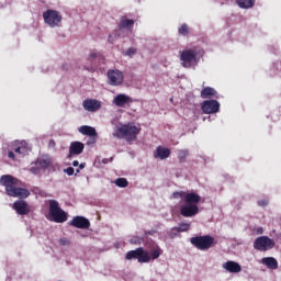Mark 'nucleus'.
I'll use <instances>...</instances> for the list:
<instances>
[{"label":"nucleus","mask_w":281,"mask_h":281,"mask_svg":"<svg viewBox=\"0 0 281 281\" xmlns=\"http://www.w3.org/2000/svg\"><path fill=\"white\" fill-rule=\"evenodd\" d=\"M49 144H52L53 146L56 145V143L53 139L49 142Z\"/></svg>","instance_id":"79ce46f5"},{"label":"nucleus","mask_w":281,"mask_h":281,"mask_svg":"<svg viewBox=\"0 0 281 281\" xmlns=\"http://www.w3.org/2000/svg\"><path fill=\"white\" fill-rule=\"evenodd\" d=\"M258 205L259 207H267L269 205V200H259Z\"/></svg>","instance_id":"c9c22d12"},{"label":"nucleus","mask_w":281,"mask_h":281,"mask_svg":"<svg viewBox=\"0 0 281 281\" xmlns=\"http://www.w3.org/2000/svg\"><path fill=\"white\" fill-rule=\"evenodd\" d=\"M78 131L81 133V135H87L88 137H98V132L95 128L89 125L80 126Z\"/></svg>","instance_id":"aec40b11"},{"label":"nucleus","mask_w":281,"mask_h":281,"mask_svg":"<svg viewBox=\"0 0 281 281\" xmlns=\"http://www.w3.org/2000/svg\"><path fill=\"white\" fill-rule=\"evenodd\" d=\"M222 267L228 271V273H240V271H243V267L236 261H226Z\"/></svg>","instance_id":"a211bd4d"},{"label":"nucleus","mask_w":281,"mask_h":281,"mask_svg":"<svg viewBox=\"0 0 281 281\" xmlns=\"http://www.w3.org/2000/svg\"><path fill=\"white\" fill-rule=\"evenodd\" d=\"M76 172H77V175H78V172H80V169H77Z\"/></svg>","instance_id":"c03bdc74"},{"label":"nucleus","mask_w":281,"mask_h":281,"mask_svg":"<svg viewBox=\"0 0 281 281\" xmlns=\"http://www.w3.org/2000/svg\"><path fill=\"white\" fill-rule=\"evenodd\" d=\"M128 102H131V97L126 94H117L114 98L115 106H124V104H128Z\"/></svg>","instance_id":"5701e85b"},{"label":"nucleus","mask_w":281,"mask_h":281,"mask_svg":"<svg viewBox=\"0 0 281 281\" xmlns=\"http://www.w3.org/2000/svg\"><path fill=\"white\" fill-rule=\"evenodd\" d=\"M98 60H104V57L102 56V54L93 50L90 53V55L88 56V63H90L91 67L90 68H86L88 71H94L95 69H98Z\"/></svg>","instance_id":"4468645a"},{"label":"nucleus","mask_w":281,"mask_h":281,"mask_svg":"<svg viewBox=\"0 0 281 281\" xmlns=\"http://www.w3.org/2000/svg\"><path fill=\"white\" fill-rule=\"evenodd\" d=\"M161 254H162L161 248L157 247L156 249L150 251L149 256L151 260H157V258H159Z\"/></svg>","instance_id":"c85d7f7f"},{"label":"nucleus","mask_w":281,"mask_h":281,"mask_svg":"<svg viewBox=\"0 0 281 281\" xmlns=\"http://www.w3.org/2000/svg\"><path fill=\"white\" fill-rule=\"evenodd\" d=\"M9 159H12V161H18L19 158H16V154L14 151L10 150L8 151Z\"/></svg>","instance_id":"72a5a7b5"},{"label":"nucleus","mask_w":281,"mask_h":281,"mask_svg":"<svg viewBox=\"0 0 281 281\" xmlns=\"http://www.w3.org/2000/svg\"><path fill=\"white\" fill-rule=\"evenodd\" d=\"M173 199H183L184 204L180 206V214L184 218H192L199 214V203H201V195L191 192L186 193V191L173 192Z\"/></svg>","instance_id":"f257e3e1"},{"label":"nucleus","mask_w":281,"mask_h":281,"mask_svg":"<svg viewBox=\"0 0 281 281\" xmlns=\"http://www.w3.org/2000/svg\"><path fill=\"white\" fill-rule=\"evenodd\" d=\"M259 234H262V228H259Z\"/></svg>","instance_id":"37998d69"},{"label":"nucleus","mask_w":281,"mask_h":281,"mask_svg":"<svg viewBox=\"0 0 281 281\" xmlns=\"http://www.w3.org/2000/svg\"><path fill=\"white\" fill-rule=\"evenodd\" d=\"M201 98H203V100L207 98H218V92L212 87H205L201 91Z\"/></svg>","instance_id":"412c9836"},{"label":"nucleus","mask_w":281,"mask_h":281,"mask_svg":"<svg viewBox=\"0 0 281 281\" xmlns=\"http://www.w3.org/2000/svg\"><path fill=\"white\" fill-rule=\"evenodd\" d=\"M102 106L100 101L95 99H86L83 101V109L86 111H90V113H95V111H99V109Z\"/></svg>","instance_id":"2eb2a0df"},{"label":"nucleus","mask_w":281,"mask_h":281,"mask_svg":"<svg viewBox=\"0 0 281 281\" xmlns=\"http://www.w3.org/2000/svg\"><path fill=\"white\" fill-rule=\"evenodd\" d=\"M142 128L135 126V123H127L122 125L121 127H116L113 137H117V139H126V142H135L137 139V135Z\"/></svg>","instance_id":"20e7f679"},{"label":"nucleus","mask_w":281,"mask_h":281,"mask_svg":"<svg viewBox=\"0 0 281 281\" xmlns=\"http://www.w3.org/2000/svg\"><path fill=\"white\" fill-rule=\"evenodd\" d=\"M49 144H52L53 146L56 145V143L53 139L49 142Z\"/></svg>","instance_id":"a19ab883"},{"label":"nucleus","mask_w":281,"mask_h":281,"mask_svg":"<svg viewBox=\"0 0 281 281\" xmlns=\"http://www.w3.org/2000/svg\"><path fill=\"white\" fill-rule=\"evenodd\" d=\"M59 245H69V241L67 238L59 239Z\"/></svg>","instance_id":"e433bc0d"},{"label":"nucleus","mask_w":281,"mask_h":281,"mask_svg":"<svg viewBox=\"0 0 281 281\" xmlns=\"http://www.w3.org/2000/svg\"><path fill=\"white\" fill-rule=\"evenodd\" d=\"M13 151L15 154L16 159H23V156L30 153V147H27V143L22 142L18 144L15 147H13Z\"/></svg>","instance_id":"dca6fc26"},{"label":"nucleus","mask_w":281,"mask_h":281,"mask_svg":"<svg viewBox=\"0 0 281 281\" xmlns=\"http://www.w3.org/2000/svg\"><path fill=\"white\" fill-rule=\"evenodd\" d=\"M137 54V48L130 47L125 53H123L124 56H128L130 58H133Z\"/></svg>","instance_id":"473e14b6"},{"label":"nucleus","mask_w":281,"mask_h":281,"mask_svg":"<svg viewBox=\"0 0 281 281\" xmlns=\"http://www.w3.org/2000/svg\"><path fill=\"white\" fill-rule=\"evenodd\" d=\"M69 225L71 227H76L77 229H89L91 227V222L85 216H75L70 222Z\"/></svg>","instance_id":"f8f14e48"},{"label":"nucleus","mask_w":281,"mask_h":281,"mask_svg":"<svg viewBox=\"0 0 281 281\" xmlns=\"http://www.w3.org/2000/svg\"><path fill=\"white\" fill-rule=\"evenodd\" d=\"M115 186H117V188H127L128 187V180H126V178H119L115 180Z\"/></svg>","instance_id":"cd10ccee"},{"label":"nucleus","mask_w":281,"mask_h":281,"mask_svg":"<svg viewBox=\"0 0 281 281\" xmlns=\"http://www.w3.org/2000/svg\"><path fill=\"white\" fill-rule=\"evenodd\" d=\"M72 166H74L75 168H78V166H80V162H79L78 160H75V161L72 162Z\"/></svg>","instance_id":"58836bf2"},{"label":"nucleus","mask_w":281,"mask_h":281,"mask_svg":"<svg viewBox=\"0 0 281 281\" xmlns=\"http://www.w3.org/2000/svg\"><path fill=\"white\" fill-rule=\"evenodd\" d=\"M64 172H66L68 177H71L74 176V172H76V170L74 169V167H68L67 169L64 170Z\"/></svg>","instance_id":"f704fd0d"},{"label":"nucleus","mask_w":281,"mask_h":281,"mask_svg":"<svg viewBox=\"0 0 281 281\" xmlns=\"http://www.w3.org/2000/svg\"><path fill=\"white\" fill-rule=\"evenodd\" d=\"M202 111L206 115L218 113V111H221V103H218L216 100H206L202 103Z\"/></svg>","instance_id":"9b49d317"},{"label":"nucleus","mask_w":281,"mask_h":281,"mask_svg":"<svg viewBox=\"0 0 281 281\" xmlns=\"http://www.w3.org/2000/svg\"><path fill=\"white\" fill-rule=\"evenodd\" d=\"M190 243L200 251H207L209 249H212L214 245H216L214 237L210 235L191 237Z\"/></svg>","instance_id":"39448f33"},{"label":"nucleus","mask_w":281,"mask_h":281,"mask_svg":"<svg viewBox=\"0 0 281 281\" xmlns=\"http://www.w3.org/2000/svg\"><path fill=\"white\" fill-rule=\"evenodd\" d=\"M172 231L178 232V233L190 232V224L181 223V224H179V227H173Z\"/></svg>","instance_id":"bb28decb"},{"label":"nucleus","mask_w":281,"mask_h":281,"mask_svg":"<svg viewBox=\"0 0 281 281\" xmlns=\"http://www.w3.org/2000/svg\"><path fill=\"white\" fill-rule=\"evenodd\" d=\"M0 186H3L5 188V194L13 199H27L30 196V191L20 187L21 180L11 175L1 176Z\"/></svg>","instance_id":"f03ea898"},{"label":"nucleus","mask_w":281,"mask_h":281,"mask_svg":"<svg viewBox=\"0 0 281 281\" xmlns=\"http://www.w3.org/2000/svg\"><path fill=\"white\" fill-rule=\"evenodd\" d=\"M178 32L182 36H188V34H190V26H188V24H182Z\"/></svg>","instance_id":"c756f323"},{"label":"nucleus","mask_w":281,"mask_h":281,"mask_svg":"<svg viewBox=\"0 0 281 281\" xmlns=\"http://www.w3.org/2000/svg\"><path fill=\"white\" fill-rule=\"evenodd\" d=\"M109 85L111 87H120L124 82V72L120 69L108 70Z\"/></svg>","instance_id":"9d476101"},{"label":"nucleus","mask_w":281,"mask_h":281,"mask_svg":"<svg viewBox=\"0 0 281 281\" xmlns=\"http://www.w3.org/2000/svg\"><path fill=\"white\" fill-rule=\"evenodd\" d=\"M13 210L20 216H26V214H30V204H27L24 200H16L13 203Z\"/></svg>","instance_id":"ddd939ff"},{"label":"nucleus","mask_w":281,"mask_h":281,"mask_svg":"<svg viewBox=\"0 0 281 281\" xmlns=\"http://www.w3.org/2000/svg\"><path fill=\"white\" fill-rule=\"evenodd\" d=\"M136 259L140 263L149 262L150 261V252L144 249V247H138L135 250H130L125 255V260H133Z\"/></svg>","instance_id":"0eeeda50"},{"label":"nucleus","mask_w":281,"mask_h":281,"mask_svg":"<svg viewBox=\"0 0 281 281\" xmlns=\"http://www.w3.org/2000/svg\"><path fill=\"white\" fill-rule=\"evenodd\" d=\"M155 159H168L170 157V148L158 146L154 151Z\"/></svg>","instance_id":"6ab92c4d"},{"label":"nucleus","mask_w":281,"mask_h":281,"mask_svg":"<svg viewBox=\"0 0 281 281\" xmlns=\"http://www.w3.org/2000/svg\"><path fill=\"white\" fill-rule=\"evenodd\" d=\"M108 41L111 43V45H113V35H109Z\"/></svg>","instance_id":"ea45409f"},{"label":"nucleus","mask_w":281,"mask_h":281,"mask_svg":"<svg viewBox=\"0 0 281 281\" xmlns=\"http://www.w3.org/2000/svg\"><path fill=\"white\" fill-rule=\"evenodd\" d=\"M49 216H52L54 223H66L67 213L60 209L56 200L49 201Z\"/></svg>","instance_id":"423d86ee"},{"label":"nucleus","mask_w":281,"mask_h":281,"mask_svg":"<svg viewBox=\"0 0 281 281\" xmlns=\"http://www.w3.org/2000/svg\"><path fill=\"white\" fill-rule=\"evenodd\" d=\"M36 166H38V168H42L43 170L49 168V166H52V161H49V159H43L40 158L36 160Z\"/></svg>","instance_id":"a878e982"},{"label":"nucleus","mask_w":281,"mask_h":281,"mask_svg":"<svg viewBox=\"0 0 281 281\" xmlns=\"http://www.w3.org/2000/svg\"><path fill=\"white\" fill-rule=\"evenodd\" d=\"M80 170H83V168H87V162H81L79 165Z\"/></svg>","instance_id":"4c0bfd02"},{"label":"nucleus","mask_w":281,"mask_h":281,"mask_svg":"<svg viewBox=\"0 0 281 281\" xmlns=\"http://www.w3.org/2000/svg\"><path fill=\"white\" fill-rule=\"evenodd\" d=\"M134 25V20H128L126 16H122L119 23V30H132Z\"/></svg>","instance_id":"4be33fe9"},{"label":"nucleus","mask_w":281,"mask_h":281,"mask_svg":"<svg viewBox=\"0 0 281 281\" xmlns=\"http://www.w3.org/2000/svg\"><path fill=\"white\" fill-rule=\"evenodd\" d=\"M85 150V144L80 142H72L69 147V155L68 157L71 158L74 155H82Z\"/></svg>","instance_id":"f3484780"},{"label":"nucleus","mask_w":281,"mask_h":281,"mask_svg":"<svg viewBox=\"0 0 281 281\" xmlns=\"http://www.w3.org/2000/svg\"><path fill=\"white\" fill-rule=\"evenodd\" d=\"M188 155H189L188 150L180 149L178 151L179 161H186V158L188 157Z\"/></svg>","instance_id":"2f4dec72"},{"label":"nucleus","mask_w":281,"mask_h":281,"mask_svg":"<svg viewBox=\"0 0 281 281\" xmlns=\"http://www.w3.org/2000/svg\"><path fill=\"white\" fill-rule=\"evenodd\" d=\"M276 247V241L268 236L257 237L254 241V248L257 251H269V249H273Z\"/></svg>","instance_id":"1a4fd4ad"},{"label":"nucleus","mask_w":281,"mask_h":281,"mask_svg":"<svg viewBox=\"0 0 281 281\" xmlns=\"http://www.w3.org/2000/svg\"><path fill=\"white\" fill-rule=\"evenodd\" d=\"M201 56H203V50L196 46L184 48L180 52L181 66L184 67V69H190L199 65V58H201Z\"/></svg>","instance_id":"7ed1b4c3"},{"label":"nucleus","mask_w":281,"mask_h":281,"mask_svg":"<svg viewBox=\"0 0 281 281\" xmlns=\"http://www.w3.org/2000/svg\"><path fill=\"white\" fill-rule=\"evenodd\" d=\"M262 265L268 267V269H278V260L273 257H265L261 259Z\"/></svg>","instance_id":"b1692460"},{"label":"nucleus","mask_w":281,"mask_h":281,"mask_svg":"<svg viewBox=\"0 0 281 281\" xmlns=\"http://www.w3.org/2000/svg\"><path fill=\"white\" fill-rule=\"evenodd\" d=\"M44 23L49 27H58L63 22V15L56 10L48 9L43 13Z\"/></svg>","instance_id":"6e6552de"},{"label":"nucleus","mask_w":281,"mask_h":281,"mask_svg":"<svg viewBox=\"0 0 281 281\" xmlns=\"http://www.w3.org/2000/svg\"><path fill=\"white\" fill-rule=\"evenodd\" d=\"M131 245H142V243H144V238L139 237V236H133L130 239Z\"/></svg>","instance_id":"7c9ffc66"},{"label":"nucleus","mask_w":281,"mask_h":281,"mask_svg":"<svg viewBox=\"0 0 281 281\" xmlns=\"http://www.w3.org/2000/svg\"><path fill=\"white\" fill-rule=\"evenodd\" d=\"M256 3V0H237V4L239 5V8L243 9H249V8H254V4Z\"/></svg>","instance_id":"393cba45"}]
</instances>
